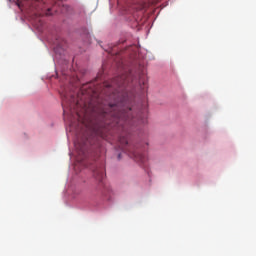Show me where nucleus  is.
<instances>
[{"label":"nucleus","mask_w":256,"mask_h":256,"mask_svg":"<svg viewBox=\"0 0 256 256\" xmlns=\"http://www.w3.org/2000/svg\"><path fill=\"white\" fill-rule=\"evenodd\" d=\"M102 118L106 125L118 127L122 131H127V127H137L147 123V113L140 110L136 115L133 108L127 106V97L123 96L116 100L114 104H109L106 110L102 112Z\"/></svg>","instance_id":"f257e3e1"},{"label":"nucleus","mask_w":256,"mask_h":256,"mask_svg":"<svg viewBox=\"0 0 256 256\" xmlns=\"http://www.w3.org/2000/svg\"><path fill=\"white\" fill-rule=\"evenodd\" d=\"M120 145H122V151L127 153L129 157L137 161L138 163H145V155L139 152L137 146L129 144V140L125 136H121L119 139Z\"/></svg>","instance_id":"f03ea898"},{"label":"nucleus","mask_w":256,"mask_h":256,"mask_svg":"<svg viewBox=\"0 0 256 256\" xmlns=\"http://www.w3.org/2000/svg\"><path fill=\"white\" fill-rule=\"evenodd\" d=\"M51 0H24L22 2H17V6L21 11H27V13H31V11H39V9H45L47 3Z\"/></svg>","instance_id":"7ed1b4c3"},{"label":"nucleus","mask_w":256,"mask_h":256,"mask_svg":"<svg viewBox=\"0 0 256 256\" xmlns=\"http://www.w3.org/2000/svg\"><path fill=\"white\" fill-rule=\"evenodd\" d=\"M93 177L98 182L97 190L103 191L105 189V170L103 167H98L93 171Z\"/></svg>","instance_id":"20e7f679"},{"label":"nucleus","mask_w":256,"mask_h":256,"mask_svg":"<svg viewBox=\"0 0 256 256\" xmlns=\"http://www.w3.org/2000/svg\"><path fill=\"white\" fill-rule=\"evenodd\" d=\"M127 83H129V74H124L121 76H117L116 78H114L112 80V84L110 85V87H125V85H127Z\"/></svg>","instance_id":"39448f33"},{"label":"nucleus","mask_w":256,"mask_h":256,"mask_svg":"<svg viewBox=\"0 0 256 256\" xmlns=\"http://www.w3.org/2000/svg\"><path fill=\"white\" fill-rule=\"evenodd\" d=\"M79 107H81V102H75V100H73V102L69 104L70 113H76L79 117Z\"/></svg>","instance_id":"423d86ee"},{"label":"nucleus","mask_w":256,"mask_h":256,"mask_svg":"<svg viewBox=\"0 0 256 256\" xmlns=\"http://www.w3.org/2000/svg\"><path fill=\"white\" fill-rule=\"evenodd\" d=\"M65 103H67V98H63V102H62V107H63V111H64V115L67 113V109H65Z\"/></svg>","instance_id":"0eeeda50"},{"label":"nucleus","mask_w":256,"mask_h":256,"mask_svg":"<svg viewBox=\"0 0 256 256\" xmlns=\"http://www.w3.org/2000/svg\"><path fill=\"white\" fill-rule=\"evenodd\" d=\"M75 147L76 149H80L81 151H83V144H80V146H78L77 142H75Z\"/></svg>","instance_id":"6e6552de"},{"label":"nucleus","mask_w":256,"mask_h":256,"mask_svg":"<svg viewBox=\"0 0 256 256\" xmlns=\"http://www.w3.org/2000/svg\"><path fill=\"white\" fill-rule=\"evenodd\" d=\"M46 15H51V9L50 8L47 9Z\"/></svg>","instance_id":"1a4fd4ad"},{"label":"nucleus","mask_w":256,"mask_h":256,"mask_svg":"<svg viewBox=\"0 0 256 256\" xmlns=\"http://www.w3.org/2000/svg\"><path fill=\"white\" fill-rule=\"evenodd\" d=\"M118 159H121V154H118Z\"/></svg>","instance_id":"9d476101"},{"label":"nucleus","mask_w":256,"mask_h":256,"mask_svg":"<svg viewBox=\"0 0 256 256\" xmlns=\"http://www.w3.org/2000/svg\"><path fill=\"white\" fill-rule=\"evenodd\" d=\"M58 47H61V44H58Z\"/></svg>","instance_id":"9b49d317"}]
</instances>
